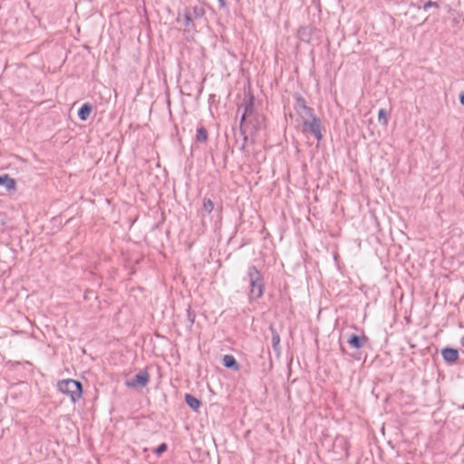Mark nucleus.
Here are the masks:
<instances>
[{
  "instance_id": "nucleus-21",
  "label": "nucleus",
  "mask_w": 464,
  "mask_h": 464,
  "mask_svg": "<svg viewBox=\"0 0 464 464\" xmlns=\"http://www.w3.org/2000/svg\"><path fill=\"white\" fill-rule=\"evenodd\" d=\"M192 17H201L204 15L205 14V11L202 7H199V6H195L193 7L192 11Z\"/></svg>"
},
{
  "instance_id": "nucleus-15",
  "label": "nucleus",
  "mask_w": 464,
  "mask_h": 464,
  "mask_svg": "<svg viewBox=\"0 0 464 464\" xmlns=\"http://www.w3.org/2000/svg\"><path fill=\"white\" fill-rule=\"evenodd\" d=\"M185 401L195 411H198L202 404L200 400L189 393L185 394Z\"/></svg>"
},
{
  "instance_id": "nucleus-7",
  "label": "nucleus",
  "mask_w": 464,
  "mask_h": 464,
  "mask_svg": "<svg viewBox=\"0 0 464 464\" xmlns=\"http://www.w3.org/2000/svg\"><path fill=\"white\" fill-rule=\"evenodd\" d=\"M150 382V375L147 371H140L133 379L127 380L125 384L129 388L146 387Z\"/></svg>"
},
{
  "instance_id": "nucleus-16",
  "label": "nucleus",
  "mask_w": 464,
  "mask_h": 464,
  "mask_svg": "<svg viewBox=\"0 0 464 464\" xmlns=\"http://www.w3.org/2000/svg\"><path fill=\"white\" fill-rule=\"evenodd\" d=\"M208 139V133L205 127L201 126L197 130L196 141L197 142H207Z\"/></svg>"
},
{
  "instance_id": "nucleus-22",
  "label": "nucleus",
  "mask_w": 464,
  "mask_h": 464,
  "mask_svg": "<svg viewBox=\"0 0 464 464\" xmlns=\"http://www.w3.org/2000/svg\"><path fill=\"white\" fill-rule=\"evenodd\" d=\"M168 449V446L166 443H161L160 445L158 446V448L154 450V452L157 454V455H160L161 453L165 452Z\"/></svg>"
},
{
  "instance_id": "nucleus-6",
  "label": "nucleus",
  "mask_w": 464,
  "mask_h": 464,
  "mask_svg": "<svg viewBox=\"0 0 464 464\" xmlns=\"http://www.w3.org/2000/svg\"><path fill=\"white\" fill-rule=\"evenodd\" d=\"M255 98L254 95L251 93H248L242 102V104L238 107V111H240L243 108V113L240 118V123H243L246 121V117L255 115L257 112L255 110Z\"/></svg>"
},
{
  "instance_id": "nucleus-1",
  "label": "nucleus",
  "mask_w": 464,
  "mask_h": 464,
  "mask_svg": "<svg viewBox=\"0 0 464 464\" xmlns=\"http://www.w3.org/2000/svg\"><path fill=\"white\" fill-rule=\"evenodd\" d=\"M246 276L249 283L248 299L249 302L256 301L264 295L266 285L264 276L256 266L247 268Z\"/></svg>"
},
{
  "instance_id": "nucleus-19",
  "label": "nucleus",
  "mask_w": 464,
  "mask_h": 464,
  "mask_svg": "<svg viewBox=\"0 0 464 464\" xmlns=\"http://www.w3.org/2000/svg\"><path fill=\"white\" fill-rule=\"evenodd\" d=\"M378 121L382 125H387L388 123V117H387V111L385 109L379 110L378 112Z\"/></svg>"
},
{
  "instance_id": "nucleus-17",
  "label": "nucleus",
  "mask_w": 464,
  "mask_h": 464,
  "mask_svg": "<svg viewBox=\"0 0 464 464\" xmlns=\"http://www.w3.org/2000/svg\"><path fill=\"white\" fill-rule=\"evenodd\" d=\"M186 312H187L186 313L187 326H188V328L190 329L195 323L196 314H195V312L192 311L190 306H188V308L187 309Z\"/></svg>"
},
{
  "instance_id": "nucleus-4",
  "label": "nucleus",
  "mask_w": 464,
  "mask_h": 464,
  "mask_svg": "<svg viewBox=\"0 0 464 464\" xmlns=\"http://www.w3.org/2000/svg\"><path fill=\"white\" fill-rule=\"evenodd\" d=\"M305 130L313 135L318 141L323 139L321 132V120L315 115H312L301 121Z\"/></svg>"
},
{
  "instance_id": "nucleus-2",
  "label": "nucleus",
  "mask_w": 464,
  "mask_h": 464,
  "mask_svg": "<svg viewBox=\"0 0 464 464\" xmlns=\"http://www.w3.org/2000/svg\"><path fill=\"white\" fill-rule=\"evenodd\" d=\"M265 127V117L262 114L256 113L246 117V121L240 123L239 132L245 134L248 132L250 135V142H256V137L258 132Z\"/></svg>"
},
{
  "instance_id": "nucleus-24",
  "label": "nucleus",
  "mask_w": 464,
  "mask_h": 464,
  "mask_svg": "<svg viewBox=\"0 0 464 464\" xmlns=\"http://www.w3.org/2000/svg\"><path fill=\"white\" fill-rule=\"evenodd\" d=\"M241 135L243 136V143L240 147V150H244L246 149L248 140L250 139V135L248 134V132H245V134Z\"/></svg>"
},
{
  "instance_id": "nucleus-5",
  "label": "nucleus",
  "mask_w": 464,
  "mask_h": 464,
  "mask_svg": "<svg viewBox=\"0 0 464 464\" xmlns=\"http://www.w3.org/2000/svg\"><path fill=\"white\" fill-rule=\"evenodd\" d=\"M294 98V109L301 121L314 114V110L306 105L304 98L300 93H295Z\"/></svg>"
},
{
  "instance_id": "nucleus-8",
  "label": "nucleus",
  "mask_w": 464,
  "mask_h": 464,
  "mask_svg": "<svg viewBox=\"0 0 464 464\" xmlns=\"http://www.w3.org/2000/svg\"><path fill=\"white\" fill-rule=\"evenodd\" d=\"M368 342V337L364 334L358 335L355 334H352L349 335L347 339L348 344L354 349L362 348Z\"/></svg>"
},
{
  "instance_id": "nucleus-26",
  "label": "nucleus",
  "mask_w": 464,
  "mask_h": 464,
  "mask_svg": "<svg viewBox=\"0 0 464 464\" xmlns=\"http://www.w3.org/2000/svg\"><path fill=\"white\" fill-rule=\"evenodd\" d=\"M219 2V5H220V7H226L227 6V4H226V1L225 0H218Z\"/></svg>"
},
{
  "instance_id": "nucleus-23",
  "label": "nucleus",
  "mask_w": 464,
  "mask_h": 464,
  "mask_svg": "<svg viewBox=\"0 0 464 464\" xmlns=\"http://www.w3.org/2000/svg\"><path fill=\"white\" fill-rule=\"evenodd\" d=\"M430 7H435V8H439L440 5L437 2H433V1H429L427 2L424 5H423V10L424 11H427L429 8Z\"/></svg>"
},
{
  "instance_id": "nucleus-20",
  "label": "nucleus",
  "mask_w": 464,
  "mask_h": 464,
  "mask_svg": "<svg viewBox=\"0 0 464 464\" xmlns=\"http://www.w3.org/2000/svg\"><path fill=\"white\" fill-rule=\"evenodd\" d=\"M192 13L191 10L188 9L186 10L184 14V25L188 28L189 25L192 24Z\"/></svg>"
},
{
  "instance_id": "nucleus-25",
  "label": "nucleus",
  "mask_w": 464,
  "mask_h": 464,
  "mask_svg": "<svg viewBox=\"0 0 464 464\" xmlns=\"http://www.w3.org/2000/svg\"><path fill=\"white\" fill-rule=\"evenodd\" d=\"M459 102L464 106V91H461L459 95Z\"/></svg>"
},
{
  "instance_id": "nucleus-27",
  "label": "nucleus",
  "mask_w": 464,
  "mask_h": 464,
  "mask_svg": "<svg viewBox=\"0 0 464 464\" xmlns=\"http://www.w3.org/2000/svg\"><path fill=\"white\" fill-rule=\"evenodd\" d=\"M88 294L93 295L94 293H93L92 291H87V292L85 293V296H84L85 298H87V295H88Z\"/></svg>"
},
{
  "instance_id": "nucleus-11",
  "label": "nucleus",
  "mask_w": 464,
  "mask_h": 464,
  "mask_svg": "<svg viewBox=\"0 0 464 464\" xmlns=\"http://www.w3.org/2000/svg\"><path fill=\"white\" fill-rule=\"evenodd\" d=\"M269 330L272 334V347L276 353H280V335L273 325H270Z\"/></svg>"
},
{
  "instance_id": "nucleus-9",
  "label": "nucleus",
  "mask_w": 464,
  "mask_h": 464,
  "mask_svg": "<svg viewBox=\"0 0 464 464\" xmlns=\"http://www.w3.org/2000/svg\"><path fill=\"white\" fill-rule=\"evenodd\" d=\"M441 355L445 362L452 363L459 359V351L454 348L447 347L442 349Z\"/></svg>"
},
{
  "instance_id": "nucleus-14",
  "label": "nucleus",
  "mask_w": 464,
  "mask_h": 464,
  "mask_svg": "<svg viewBox=\"0 0 464 464\" xmlns=\"http://www.w3.org/2000/svg\"><path fill=\"white\" fill-rule=\"evenodd\" d=\"M15 180L8 174L0 175V186L5 187L7 190L14 189L15 188Z\"/></svg>"
},
{
  "instance_id": "nucleus-13",
  "label": "nucleus",
  "mask_w": 464,
  "mask_h": 464,
  "mask_svg": "<svg viewBox=\"0 0 464 464\" xmlns=\"http://www.w3.org/2000/svg\"><path fill=\"white\" fill-rule=\"evenodd\" d=\"M92 111V105L91 103H83L78 110V117L81 121H86Z\"/></svg>"
},
{
  "instance_id": "nucleus-3",
  "label": "nucleus",
  "mask_w": 464,
  "mask_h": 464,
  "mask_svg": "<svg viewBox=\"0 0 464 464\" xmlns=\"http://www.w3.org/2000/svg\"><path fill=\"white\" fill-rule=\"evenodd\" d=\"M59 392L68 395L72 402H75L82 395V385L79 381L65 379L57 383Z\"/></svg>"
},
{
  "instance_id": "nucleus-12",
  "label": "nucleus",
  "mask_w": 464,
  "mask_h": 464,
  "mask_svg": "<svg viewBox=\"0 0 464 464\" xmlns=\"http://www.w3.org/2000/svg\"><path fill=\"white\" fill-rule=\"evenodd\" d=\"M298 38L304 42L309 44L312 39V28L310 26H302L298 30Z\"/></svg>"
},
{
  "instance_id": "nucleus-18",
  "label": "nucleus",
  "mask_w": 464,
  "mask_h": 464,
  "mask_svg": "<svg viewBox=\"0 0 464 464\" xmlns=\"http://www.w3.org/2000/svg\"><path fill=\"white\" fill-rule=\"evenodd\" d=\"M203 209H204V211H206L208 214L213 211V209H214V203H213V201L210 198H205L203 199Z\"/></svg>"
},
{
  "instance_id": "nucleus-10",
  "label": "nucleus",
  "mask_w": 464,
  "mask_h": 464,
  "mask_svg": "<svg viewBox=\"0 0 464 464\" xmlns=\"http://www.w3.org/2000/svg\"><path fill=\"white\" fill-rule=\"evenodd\" d=\"M223 365L227 368L234 371H238L240 369V366L238 362H237L236 358L231 354H226L224 355L222 359Z\"/></svg>"
}]
</instances>
